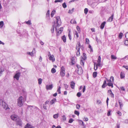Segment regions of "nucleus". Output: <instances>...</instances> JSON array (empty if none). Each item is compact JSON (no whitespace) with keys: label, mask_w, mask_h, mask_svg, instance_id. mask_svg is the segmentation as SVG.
<instances>
[{"label":"nucleus","mask_w":128,"mask_h":128,"mask_svg":"<svg viewBox=\"0 0 128 128\" xmlns=\"http://www.w3.org/2000/svg\"><path fill=\"white\" fill-rule=\"evenodd\" d=\"M56 22H54V24L51 30V32L52 33H53L54 32V26H56L55 27V30L56 32H57V28H58V27L60 26L61 24V21L60 18L59 16H58L56 17Z\"/></svg>","instance_id":"nucleus-1"},{"label":"nucleus","mask_w":128,"mask_h":128,"mask_svg":"<svg viewBox=\"0 0 128 128\" xmlns=\"http://www.w3.org/2000/svg\"><path fill=\"white\" fill-rule=\"evenodd\" d=\"M0 105L5 110L10 109V108L8 107V104L2 99L0 100Z\"/></svg>","instance_id":"nucleus-2"},{"label":"nucleus","mask_w":128,"mask_h":128,"mask_svg":"<svg viewBox=\"0 0 128 128\" xmlns=\"http://www.w3.org/2000/svg\"><path fill=\"white\" fill-rule=\"evenodd\" d=\"M23 99V98L22 96H20L18 99V104L20 107L23 104L22 100Z\"/></svg>","instance_id":"nucleus-3"},{"label":"nucleus","mask_w":128,"mask_h":128,"mask_svg":"<svg viewBox=\"0 0 128 128\" xmlns=\"http://www.w3.org/2000/svg\"><path fill=\"white\" fill-rule=\"evenodd\" d=\"M16 124L18 126H20L22 127V123L21 119L19 118L16 120Z\"/></svg>","instance_id":"nucleus-4"},{"label":"nucleus","mask_w":128,"mask_h":128,"mask_svg":"<svg viewBox=\"0 0 128 128\" xmlns=\"http://www.w3.org/2000/svg\"><path fill=\"white\" fill-rule=\"evenodd\" d=\"M24 128H36L33 126L28 123L25 126Z\"/></svg>","instance_id":"nucleus-5"},{"label":"nucleus","mask_w":128,"mask_h":128,"mask_svg":"<svg viewBox=\"0 0 128 128\" xmlns=\"http://www.w3.org/2000/svg\"><path fill=\"white\" fill-rule=\"evenodd\" d=\"M98 63L97 64H94V69L95 70H96L98 68V66H100V62H97Z\"/></svg>","instance_id":"nucleus-6"},{"label":"nucleus","mask_w":128,"mask_h":128,"mask_svg":"<svg viewBox=\"0 0 128 128\" xmlns=\"http://www.w3.org/2000/svg\"><path fill=\"white\" fill-rule=\"evenodd\" d=\"M20 75V72H18L16 74L14 78L16 79L17 80H18Z\"/></svg>","instance_id":"nucleus-7"},{"label":"nucleus","mask_w":128,"mask_h":128,"mask_svg":"<svg viewBox=\"0 0 128 128\" xmlns=\"http://www.w3.org/2000/svg\"><path fill=\"white\" fill-rule=\"evenodd\" d=\"M10 117L12 120L16 121L19 118L18 116L15 115H12Z\"/></svg>","instance_id":"nucleus-8"},{"label":"nucleus","mask_w":128,"mask_h":128,"mask_svg":"<svg viewBox=\"0 0 128 128\" xmlns=\"http://www.w3.org/2000/svg\"><path fill=\"white\" fill-rule=\"evenodd\" d=\"M79 124L80 125L82 126V128H85L86 126L84 124V122L81 120H79L78 121Z\"/></svg>","instance_id":"nucleus-9"},{"label":"nucleus","mask_w":128,"mask_h":128,"mask_svg":"<svg viewBox=\"0 0 128 128\" xmlns=\"http://www.w3.org/2000/svg\"><path fill=\"white\" fill-rule=\"evenodd\" d=\"M77 71V73L78 74L80 75L82 74L83 72L82 68H80L79 69H78Z\"/></svg>","instance_id":"nucleus-10"},{"label":"nucleus","mask_w":128,"mask_h":128,"mask_svg":"<svg viewBox=\"0 0 128 128\" xmlns=\"http://www.w3.org/2000/svg\"><path fill=\"white\" fill-rule=\"evenodd\" d=\"M53 87L52 84L47 85L46 86V88L47 90H50L52 89Z\"/></svg>","instance_id":"nucleus-11"},{"label":"nucleus","mask_w":128,"mask_h":128,"mask_svg":"<svg viewBox=\"0 0 128 128\" xmlns=\"http://www.w3.org/2000/svg\"><path fill=\"white\" fill-rule=\"evenodd\" d=\"M70 83V87L72 89H74L75 86V83L73 81L71 82Z\"/></svg>","instance_id":"nucleus-12"},{"label":"nucleus","mask_w":128,"mask_h":128,"mask_svg":"<svg viewBox=\"0 0 128 128\" xmlns=\"http://www.w3.org/2000/svg\"><path fill=\"white\" fill-rule=\"evenodd\" d=\"M106 22L104 21L101 24L100 26V28L101 29H103L104 26L105 24H106Z\"/></svg>","instance_id":"nucleus-13"},{"label":"nucleus","mask_w":128,"mask_h":128,"mask_svg":"<svg viewBox=\"0 0 128 128\" xmlns=\"http://www.w3.org/2000/svg\"><path fill=\"white\" fill-rule=\"evenodd\" d=\"M56 101V100L55 98H54L52 99L50 102V105H52L54 104Z\"/></svg>","instance_id":"nucleus-14"},{"label":"nucleus","mask_w":128,"mask_h":128,"mask_svg":"<svg viewBox=\"0 0 128 128\" xmlns=\"http://www.w3.org/2000/svg\"><path fill=\"white\" fill-rule=\"evenodd\" d=\"M107 85L106 81L104 80V82L102 86V88H104Z\"/></svg>","instance_id":"nucleus-15"},{"label":"nucleus","mask_w":128,"mask_h":128,"mask_svg":"<svg viewBox=\"0 0 128 128\" xmlns=\"http://www.w3.org/2000/svg\"><path fill=\"white\" fill-rule=\"evenodd\" d=\"M125 77V74L123 72H121L120 74V77L121 79L124 78Z\"/></svg>","instance_id":"nucleus-16"},{"label":"nucleus","mask_w":128,"mask_h":128,"mask_svg":"<svg viewBox=\"0 0 128 128\" xmlns=\"http://www.w3.org/2000/svg\"><path fill=\"white\" fill-rule=\"evenodd\" d=\"M113 14H112L108 19V22H111L113 20Z\"/></svg>","instance_id":"nucleus-17"},{"label":"nucleus","mask_w":128,"mask_h":128,"mask_svg":"<svg viewBox=\"0 0 128 128\" xmlns=\"http://www.w3.org/2000/svg\"><path fill=\"white\" fill-rule=\"evenodd\" d=\"M75 60L74 57H72L71 59V63L72 64V65H73L75 63Z\"/></svg>","instance_id":"nucleus-18"},{"label":"nucleus","mask_w":128,"mask_h":128,"mask_svg":"<svg viewBox=\"0 0 128 128\" xmlns=\"http://www.w3.org/2000/svg\"><path fill=\"white\" fill-rule=\"evenodd\" d=\"M77 45L76 47V50H78V48H80V47L81 46L80 44V43L79 42H78Z\"/></svg>","instance_id":"nucleus-19"},{"label":"nucleus","mask_w":128,"mask_h":128,"mask_svg":"<svg viewBox=\"0 0 128 128\" xmlns=\"http://www.w3.org/2000/svg\"><path fill=\"white\" fill-rule=\"evenodd\" d=\"M111 79H112V81L113 82L114 80V78L113 76H112L110 77V79L109 80H108L107 81L108 82L112 83V81H111Z\"/></svg>","instance_id":"nucleus-20"},{"label":"nucleus","mask_w":128,"mask_h":128,"mask_svg":"<svg viewBox=\"0 0 128 128\" xmlns=\"http://www.w3.org/2000/svg\"><path fill=\"white\" fill-rule=\"evenodd\" d=\"M62 39L64 42H66V38L65 35L62 36Z\"/></svg>","instance_id":"nucleus-21"},{"label":"nucleus","mask_w":128,"mask_h":128,"mask_svg":"<svg viewBox=\"0 0 128 128\" xmlns=\"http://www.w3.org/2000/svg\"><path fill=\"white\" fill-rule=\"evenodd\" d=\"M83 56L84 57V58L82 56V58L84 60H85L86 59V54L85 53H83Z\"/></svg>","instance_id":"nucleus-22"},{"label":"nucleus","mask_w":128,"mask_h":128,"mask_svg":"<svg viewBox=\"0 0 128 128\" xmlns=\"http://www.w3.org/2000/svg\"><path fill=\"white\" fill-rule=\"evenodd\" d=\"M77 50V52H76V56H79L80 55V48H78V50Z\"/></svg>","instance_id":"nucleus-23"},{"label":"nucleus","mask_w":128,"mask_h":128,"mask_svg":"<svg viewBox=\"0 0 128 128\" xmlns=\"http://www.w3.org/2000/svg\"><path fill=\"white\" fill-rule=\"evenodd\" d=\"M65 72H60V75L62 77L65 75Z\"/></svg>","instance_id":"nucleus-24"},{"label":"nucleus","mask_w":128,"mask_h":128,"mask_svg":"<svg viewBox=\"0 0 128 128\" xmlns=\"http://www.w3.org/2000/svg\"><path fill=\"white\" fill-rule=\"evenodd\" d=\"M107 85L109 86H110L112 88L113 87V84L112 83L108 82Z\"/></svg>","instance_id":"nucleus-25"},{"label":"nucleus","mask_w":128,"mask_h":128,"mask_svg":"<svg viewBox=\"0 0 128 128\" xmlns=\"http://www.w3.org/2000/svg\"><path fill=\"white\" fill-rule=\"evenodd\" d=\"M71 34V32L70 30H69L68 33V36L69 38V39L70 40H72V38H71V36L70 35Z\"/></svg>","instance_id":"nucleus-26"},{"label":"nucleus","mask_w":128,"mask_h":128,"mask_svg":"<svg viewBox=\"0 0 128 128\" xmlns=\"http://www.w3.org/2000/svg\"><path fill=\"white\" fill-rule=\"evenodd\" d=\"M70 22L72 24H76V21L74 19H72L70 21Z\"/></svg>","instance_id":"nucleus-27"},{"label":"nucleus","mask_w":128,"mask_h":128,"mask_svg":"<svg viewBox=\"0 0 128 128\" xmlns=\"http://www.w3.org/2000/svg\"><path fill=\"white\" fill-rule=\"evenodd\" d=\"M97 72H94L93 74V76L94 78H95L97 76Z\"/></svg>","instance_id":"nucleus-28"},{"label":"nucleus","mask_w":128,"mask_h":128,"mask_svg":"<svg viewBox=\"0 0 128 128\" xmlns=\"http://www.w3.org/2000/svg\"><path fill=\"white\" fill-rule=\"evenodd\" d=\"M56 11L55 10H53L51 12L50 14L51 16L52 17L54 15V13Z\"/></svg>","instance_id":"nucleus-29"},{"label":"nucleus","mask_w":128,"mask_h":128,"mask_svg":"<svg viewBox=\"0 0 128 128\" xmlns=\"http://www.w3.org/2000/svg\"><path fill=\"white\" fill-rule=\"evenodd\" d=\"M111 59H112L116 60L117 59L116 57L113 55H111Z\"/></svg>","instance_id":"nucleus-30"},{"label":"nucleus","mask_w":128,"mask_h":128,"mask_svg":"<svg viewBox=\"0 0 128 128\" xmlns=\"http://www.w3.org/2000/svg\"><path fill=\"white\" fill-rule=\"evenodd\" d=\"M123 35V34L122 33L120 32L119 33V34L118 37L119 38H120L121 39L122 38Z\"/></svg>","instance_id":"nucleus-31"},{"label":"nucleus","mask_w":128,"mask_h":128,"mask_svg":"<svg viewBox=\"0 0 128 128\" xmlns=\"http://www.w3.org/2000/svg\"><path fill=\"white\" fill-rule=\"evenodd\" d=\"M51 71L52 72V74L55 73L56 72V70L54 68H52Z\"/></svg>","instance_id":"nucleus-32"},{"label":"nucleus","mask_w":128,"mask_h":128,"mask_svg":"<svg viewBox=\"0 0 128 128\" xmlns=\"http://www.w3.org/2000/svg\"><path fill=\"white\" fill-rule=\"evenodd\" d=\"M74 8H72L71 10H70L68 11V12L69 13L72 14L74 10Z\"/></svg>","instance_id":"nucleus-33"},{"label":"nucleus","mask_w":128,"mask_h":128,"mask_svg":"<svg viewBox=\"0 0 128 128\" xmlns=\"http://www.w3.org/2000/svg\"><path fill=\"white\" fill-rule=\"evenodd\" d=\"M60 88L61 87L60 86H59V88L57 90V92H58V93L59 94H60L61 93Z\"/></svg>","instance_id":"nucleus-34"},{"label":"nucleus","mask_w":128,"mask_h":128,"mask_svg":"<svg viewBox=\"0 0 128 128\" xmlns=\"http://www.w3.org/2000/svg\"><path fill=\"white\" fill-rule=\"evenodd\" d=\"M74 113L75 114L77 115L78 116L80 114V113L78 111L76 110L74 111Z\"/></svg>","instance_id":"nucleus-35"},{"label":"nucleus","mask_w":128,"mask_h":128,"mask_svg":"<svg viewBox=\"0 0 128 128\" xmlns=\"http://www.w3.org/2000/svg\"><path fill=\"white\" fill-rule=\"evenodd\" d=\"M42 80L41 78H39L38 80V83L39 84H40L42 83Z\"/></svg>","instance_id":"nucleus-36"},{"label":"nucleus","mask_w":128,"mask_h":128,"mask_svg":"<svg viewBox=\"0 0 128 128\" xmlns=\"http://www.w3.org/2000/svg\"><path fill=\"white\" fill-rule=\"evenodd\" d=\"M65 72V68L63 66H62L61 68L60 72Z\"/></svg>","instance_id":"nucleus-37"},{"label":"nucleus","mask_w":128,"mask_h":128,"mask_svg":"<svg viewBox=\"0 0 128 128\" xmlns=\"http://www.w3.org/2000/svg\"><path fill=\"white\" fill-rule=\"evenodd\" d=\"M26 24L28 25H30L32 24V23L31 22V21L30 20H28L27 22H26Z\"/></svg>","instance_id":"nucleus-38"},{"label":"nucleus","mask_w":128,"mask_h":128,"mask_svg":"<svg viewBox=\"0 0 128 128\" xmlns=\"http://www.w3.org/2000/svg\"><path fill=\"white\" fill-rule=\"evenodd\" d=\"M4 70V68H0V74H2V72H3Z\"/></svg>","instance_id":"nucleus-39"},{"label":"nucleus","mask_w":128,"mask_h":128,"mask_svg":"<svg viewBox=\"0 0 128 128\" xmlns=\"http://www.w3.org/2000/svg\"><path fill=\"white\" fill-rule=\"evenodd\" d=\"M88 8H86L84 9V13L86 14L88 12Z\"/></svg>","instance_id":"nucleus-40"},{"label":"nucleus","mask_w":128,"mask_h":128,"mask_svg":"<svg viewBox=\"0 0 128 128\" xmlns=\"http://www.w3.org/2000/svg\"><path fill=\"white\" fill-rule=\"evenodd\" d=\"M64 88L66 90H68L67 89L68 88V86L66 84H64Z\"/></svg>","instance_id":"nucleus-41"},{"label":"nucleus","mask_w":128,"mask_h":128,"mask_svg":"<svg viewBox=\"0 0 128 128\" xmlns=\"http://www.w3.org/2000/svg\"><path fill=\"white\" fill-rule=\"evenodd\" d=\"M58 117V114H56L53 115V117L54 118H56Z\"/></svg>","instance_id":"nucleus-42"},{"label":"nucleus","mask_w":128,"mask_h":128,"mask_svg":"<svg viewBox=\"0 0 128 128\" xmlns=\"http://www.w3.org/2000/svg\"><path fill=\"white\" fill-rule=\"evenodd\" d=\"M4 22L3 21H1L0 22V27H2L4 25Z\"/></svg>","instance_id":"nucleus-43"},{"label":"nucleus","mask_w":128,"mask_h":128,"mask_svg":"<svg viewBox=\"0 0 128 128\" xmlns=\"http://www.w3.org/2000/svg\"><path fill=\"white\" fill-rule=\"evenodd\" d=\"M50 16V10H48L46 14V17H49Z\"/></svg>","instance_id":"nucleus-44"},{"label":"nucleus","mask_w":128,"mask_h":128,"mask_svg":"<svg viewBox=\"0 0 128 128\" xmlns=\"http://www.w3.org/2000/svg\"><path fill=\"white\" fill-rule=\"evenodd\" d=\"M81 94V93L80 92H79L77 93L76 96L78 97H79L80 96Z\"/></svg>","instance_id":"nucleus-45"},{"label":"nucleus","mask_w":128,"mask_h":128,"mask_svg":"<svg viewBox=\"0 0 128 128\" xmlns=\"http://www.w3.org/2000/svg\"><path fill=\"white\" fill-rule=\"evenodd\" d=\"M124 43L125 45L127 46L128 45V40H126L124 42Z\"/></svg>","instance_id":"nucleus-46"},{"label":"nucleus","mask_w":128,"mask_h":128,"mask_svg":"<svg viewBox=\"0 0 128 128\" xmlns=\"http://www.w3.org/2000/svg\"><path fill=\"white\" fill-rule=\"evenodd\" d=\"M74 120L73 119L71 118L69 119L68 122L69 123H71L73 122Z\"/></svg>","instance_id":"nucleus-47"},{"label":"nucleus","mask_w":128,"mask_h":128,"mask_svg":"<svg viewBox=\"0 0 128 128\" xmlns=\"http://www.w3.org/2000/svg\"><path fill=\"white\" fill-rule=\"evenodd\" d=\"M62 6L64 8H65L67 6L65 2H64L62 4Z\"/></svg>","instance_id":"nucleus-48"},{"label":"nucleus","mask_w":128,"mask_h":128,"mask_svg":"<svg viewBox=\"0 0 128 128\" xmlns=\"http://www.w3.org/2000/svg\"><path fill=\"white\" fill-rule=\"evenodd\" d=\"M27 54L29 55H30L31 56H33V53H32V52H27Z\"/></svg>","instance_id":"nucleus-49"},{"label":"nucleus","mask_w":128,"mask_h":128,"mask_svg":"<svg viewBox=\"0 0 128 128\" xmlns=\"http://www.w3.org/2000/svg\"><path fill=\"white\" fill-rule=\"evenodd\" d=\"M84 61H83L82 60V59L81 60H80V64H81L82 65V66H84Z\"/></svg>","instance_id":"nucleus-50"},{"label":"nucleus","mask_w":128,"mask_h":128,"mask_svg":"<svg viewBox=\"0 0 128 128\" xmlns=\"http://www.w3.org/2000/svg\"><path fill=\"white\" fill-rule=\"evenodd\" d=\"M101 58L100 56L98 57L97 62H100Z\"/></svg>","instance_id":"nucleus-51"},{"label":"nucleus","mask_w":128,"mask_h":128,"mask_svg":"<svg viewBox=\"0 0 128 128\" xmlns=\"http://www.w3.org/2000/svg\"><path fill=\"white\" fill-rule=\"evenodd\" d=\"M122 67L125 68L127 70H128V66L124 65Z\"/></svg>","instance_id":"nucleus-52"},{"label":"nucleus","mask_w":128,"mask_h":128,"mask_svg":"<svg viewBox=\"0 0 128 128\" xmlns=\"http://www.w3.org/2000/svg\"><path fill=\"white\" fill-rule=\"evenodd\" d=\"M119 104L120 106L121 107V105H122V102L121 100H119L118 101Z\"/></svg>","instance_id":"nucleus-53"},{"label":"nucleus","mask_w":128,"mask_h":128,"mask_svg":"<svg viewBox=\"0 0 128 128\" xmlns=\"http://www.w3.org/2000/svg\"><path fill=\"white\" fill-rule=\"evenodd\" d=\"M63 0H56L54 1L55 3H56L57 2H62Z\"/></svg>","instance_id":"nucleus-54"},{"label":"nucleus","mask_w":128,"mask_h":128,"mask_svg":"<svg viewBox=\"0 0 128 128\" xmlns=\"http://www.w3.org/2000/svg\"><path fill=\"white\" fill-rule=\"evenodd\" d=\"M88 48L90 49V52H92L93 50L92 49V48L91 46L90 45H89L88 46Z\"/></svg>","instance_id":"nucleus-55"},{"label":"nucleus","mask_w":128,"mask_h":128,"mask_svg":"<svg viewBox=\"0 0 128 128\" xmlns=\"http://www.w3.org/2000/svg\"><path fill=\"white\" fill-rule=\"evenodd\" d=\"M53 57L52 56H50L49 57V59L50 60H53Z\"/></svg>","instance_id":"nucleus-56"},{"label":"nucleus","mask_w":128,"mask_h":128,"mask_svg":"<svg viewBox=\"0 0 128 128\" xmlns=\"http://www.w3.org/2000/svg\"><path fill=\"white\" fill-rule=\"evenodd\" d=\"M111 112V110H109L108 111V113H107L108 116H109L110 115Z\"/></svg>","instance_id":"nucleus-57"},{"label":"nucleus","mask_w":128,"mask_h":128,"mask_svg":"<svg viewBox=\"0 0 128 128\" xmlns=\"http://www.w3.org/2000/svg\"><path fill=\"white\" fill-rule=\"evenodd\" d=\"M76 66L77 67L78 69H79L80 68H82V67L80 65H78V64H77L76 65Z\"/></svg>","instance_id":"nucleus-58"},{"label":"nucleus","mask_w":128,"mask_h":128,"mask_svg":"<svg viewBox=\"0 0 128 128\" xmlns=\"http://www.w3.org/2000/svg\"><path fill=\"white\" fill-rule=\"evenodd\" d=\"M47 106H46V105H45V104H44L43 108L44 109L46 110L47 109Z\"/></svg>","instance_id":"nucleus-59"},{"label":"nucleus","mask_w":128,"mask_h":128,"mask_svg":"<svg viewBox=\"0 0 128 128\" xmlns=\"http://www.w3.org/2000/svg\"><path fill=\"white\" fill-rule=\"evenodd\" d=\"M125 36L127 39H128V32L126 34Z\"/></svg>","instance_id":"nucleus-60"},{"label":"nucleus","mask_w":128,"mask_h":128,"mask_svg":"<svg viewBox=\"0 0 128 128\" xmlns=\"http://www.w3.org/2000/svg\"><path fill=\"white\" fill-rule=\"evenodd\" d=\"M76 108L78 109L79 108L80 106V105L79 104H77L76 105Z\"/></svg>","instance_id":"nucleus-61"},{"label":"nucleus","mask_w":128,"mask_h":128,"mask_svg":"<svg viewBox=\"0 0 128 128\" xmlns=\"http://www.w3.org/2000/svg\"><path fill=\"white\" fill-rule=\"evenodd\" d=\"M85 89H86V86H83V88L82 89V92H84Z\"/></svg>","instance_id":"nucleus-62"},{"label":"nucleus","mask_w":128,"mask_h":128,"mask_svg":"<svg viewBox=\"0 0 128 128\" xmlns=\"http://www.w3.org/2000/svg\"><path fill=\"white\" fill-rule=\"evenodd\" d=\"M110 94V95L111 97H112V98H114V95L112 92L111 93V94Z\"/></svg>","instance_id":"nucleus-63"},{"label":"nucleus","mask_w":128,"mask_h":128,"mask_svg":"<svg viewBox=\"0 0 128 128\" xmlns=\"http://www.w3.org/2000/svg\"><path fill=\"white\" fill-rule=\"evenodd\" d=\"M63 30V28L62 27H61L59 29V31L60 32V33H61L62 32Z\"/></svg>","instance_id":"nucleus-64"}]
</instances>
